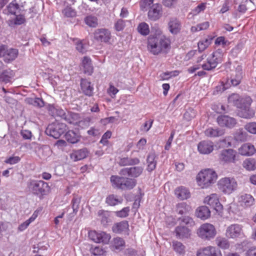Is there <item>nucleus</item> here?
<instances>
[{
    "label": "nucleus",
    "instance_id": "obj_26",
    "mask_svg": "<svg viewBox=\"0 0 256 256\" xmlns=\"http://www.w3.org/2000/svg\"><path fill=\"white\" fill-rule=\"evenodd\" d=\"M224 134V130L218 128L210 127L204 131L206 136L209 138H216L222 136Z\"/></svg>",
    "mask_w": 256,
    "mask_h": 256
},
{
    "label": "nucleus",
    "instance_id": "obj_21",
    "mask_svg": "<svg viewBox=\"0 0 256 256\" xmlns=\"http://www.w3.org/2000/svg\"><path fill=\"white\" fill-rule=\"evenodd\" d=\"M162 6L160 4H153L148 11V18L154 20L158 19L162 14Z\"/></svg>",
    "mask_w": 256,
    "mask_h": 256
},
{
    "label": "nucleus",
    "instance_id": "obj_5",
    "mask_svg": "<svg viewBox=\"0 0 256 256\" xmlns=\"http://www.w3.org/2000/svg\"><path fill=\"white\" fill-rule=\"evenodd\" d=\"M238 184L233 178L224 177L220 178L218 182V190L224 194H230L236 190Z\"/></svg>",
    "mask_w": 256,
    "mask_h": 256
},
{
    "label": "nucleus",
    "instance_id": "obj_18",
    "mask_svg": "<svg viewBox=\"0 0 256 256\" xmlns=\"http://www.w3.org/2000/svg\"><path fill=\"white\" fill-rule=\"evenodd\" d=\"M222 62L221 60H217V57L212 54L208 58L206 62L202 64V67L204 70H210L216 68L218 64Z\"/></svg>",
    "mask_w": 256,
    "mask_h": 256
},
{
    "label": "nucleus",
    "instance_id": "obj_42",
    "mask_svg": "<svg viewBox=\"0 0 256 256\" xmlns=\"http://www.w3.org/2000/svg\"><path fill=\"white\" fill-rule=\"evenodd\" d=\"M6 9L9 14L15 15L20 9V6L16 0H14L8 4Z\"/></svg>",
    "mask_w": 256,
    "mask_h": 256
},
{
    "label": "nucleus",
    "instance_id": "obj_15",
    "mask_svg": "<svg viewBox=\"0 0 256 256\" xmlns=\"http://www.w3.org/2000/svg\"><path fill=\"white\" fill-rule=\"evenodd\" d=\"M197 256H222L220 251L216 248L208 246L200 249L196 254Z\"/></svg>",
    "mask_w": 256,
    "mask_h": 256
},
{
    "label": "nucleus",
    "instance_id": "obj_14",
    "mask_svg": "<svg viewBox=\"0 0 256 256\" xmlns=\"http://www.w3.org/2000/svg\"><path fill=\"white\" fill-rule=\"evenodd\" d=\"M216 120L220 126H226L230 128H234L236 124L235 118L226 115L218 116Z\"/></svg>",
    "mask_w": 256,
    "mask_h": 256
},
{
    "label": "nucleus",
    "instance_id": "obj_7",
    "mask_svg": "<svg viewBox=\"0 0 256 256\" xmlns=\"http://www.w3.org/2000/svg\"><path fill=\"white\" fill-rule=\"evenodd\" d=\"M252 102V98L248 96L241 98L240 100V104L241 106H238L241 110L239 112L240 116L244 118H250L254 115V112L250 108V106Z\"/></svg>",
    "mask_w": 256,
    "mask_h": 256
},
{
    "label": "nucleus",
    "instance_id": "obj_61",
    "mask_svg": "<svg viewBox=\"0 0 256 256\" xmlns=\"http://www.w3.org/2000/svg\"><path fill=\"white\" fill-rule=\"evenodd\" d=\"M154 0H141L140 4L142 10H144L153 4Z\"/></svg>",
    "mask_w": 256,
    "mask_h": 256
},
{
    "label": "nucleus",
    "instance_id": "obj_39",
    "mask_svg": "<svg viewBox=\"0 0 256 256\" xmlns=\"http://www.w3.org/2000/svg\"><path fill=\"white\" fill-rule=\"evenodd\" d=\"M140 160L138 158H132L128 157H124L120 158L119 164L120 166H132L138 164Z\"/></svg>",
    "mask_w": 256,
    "mask_h": 256
},
{
    "label": "nucleus",
    "instance_id": "obj_43",
    "mask_svg": "<svg viewBox=\"0 0 256 256\" xmlns=\"http://www.w3.org/2000/svg\"><path fill=\"white\" fill-rule=\"evenodd\" d=\"M241 98L237 94H232L228 98V102L229 104H230L234 106H241L240 104V100Z\"/></svg>",
    "mask_w": 256,
    "mask_h": 256
},
{
    "label": "nucleus",
    "instance_id": "obj_24",
    "mask_svg": "<svg viewBox=\"0 0 256 256\" xmlns=\"http://www.w3.org/2000/svg\"><path fill=\"white\" fill-rule=\"evenodd\" d=\"M174 194L180 200H186L190 196L189 190L184 186L177 188L175 190Z\"/></svg>",
    "mask_w": 256,
    "mask_h": 256
},
{
    "label": "nucleus",
    "instance_id": "obj_59",
    "mask_svg": "<svg viewBox=\"0 0 256 256\" xmlns=\"http://www.w3.org/2000/svg\"><path fill=\"white\" fill-rule=\"evenodd\" d=\"M118 91V90L114 87L112 84H110V86L107 90L108 94L112 98H114Z\"/></svg>",
    "mask_w": 256,
    "mask_h": 256
},
{
    "label": "nucleus",
    "instance_id": "obj_35",
    "mask_svg": "<svg viewBox=\"0 0 256 256\" xmlns=\"http://www.w3.org/2000/svg\"><path fill=\"white\" fill-rule=\"evenodd\" d=\"M80 197L78 196H74L72 199L71 204L72 206L73 212L72 213H70V218H72L76 214L79 209V206L80 202Z\"/></svg>",
    "mask_w": 256,
    "mask_h": 256
},
{
    "label": "nucleus",
    "instance_id": "obj_46",
    "mask_svg": "<svg viewBox=\"0 0 256 256\" xmlns=\"http://www.w3.org/2000/svg\"><path fill=\"white\" fill-rule=\"evenodd\" d=\"M98 216L100 217L102 224L106 226L110 222L109 213L107 211L100 210L98 212Z\"/></svg>",
    "mask_w": 256,
    "mask_h": 256
},
{
    "label": "nucleus",
    "instance_id": "obj_25",
    "mask_svg": "<svg viewBox=\"0 0 256 256\" xmlns=\"http://www.w3.org/2000/svg\"><path fill=\"white\" fill-rule=\"evenodd\" d=\"M254 200L252 196L249 194H244L240 196L238 202L240 205L244 208L249 207L253 205Z\"/></svg>",
    "mask_w": 256,
    "mask_h": 256
},
{
    "label": "nucleus",
    "instance_id": "obj_4",
    "mask_svg": "<svg viewBox=\"0 0 256 256\" xmlns=\"http://www.w3.org/2000/svg\"><path fill=\"white\" fill-rule=\"evenodd\" d=\"M28 186L30 191L40 198L47 194L49 188L48 183L37 180H30L28 183Z\"/></svg>",
    "mask_w": 256,
    "mask_h": 256
},
{
    "label": "nucleus",
    "instance_id": "obj_50",
    "mask_svg": "<svg viewBox=\"0 0 256 256\" xmlns=\"http://www.w3.org/2000/svg\"><path fill=\"white\" fill-rule=\"evenodd\" d=\"M172 247L176 252L179 254H184L185 246L182 242L174 241L172 242Z\"/></svg>",
    "mask_w": 256,
    "mask_h": 256
},
{
    "label": "nucleus",
    "instance_id": "obj_6",
    "mask_svg": "<svg viewBox=\"0 0 256 256\" xmlns=\"http://www.w3.org/2000/svg\"><path fill=\"white\" fill-rule=\"evenodd\" d=\"M197 234L202 240H210L214 238L216 231L214 225L209 223H204L198 228Z\"/></svg>",
    "mask_w": 256,
    "mask_h": 256
},
{
    "label": "nucleus",
    "instance_id": "obj_20",
    "mask_svg": "<svg viewBox=\"0 0 256 256\" xmlns=\"http://www.w3.org/2000/svg\"><path fill=\"white\" fill-rule=\"evenodd\" d=\"M128 222L126 220L116 223L112 227V232L116 234H128Z\"/></svg>",
    "mask_w": 256,
    "mask_h": 256
},
{
    "label": "nucleus",
    "instance_id": "obj_32",
    "mask_svg": "<svg viewBox=\"0 0 256 256\" xmlns=\"http://www.w3.org/2000/svg\"><path fill=\"white\" fill-rule=\"evenodd\" d=\"M168 28L170 32H179L182 28L180 22L176 18H172L168 23Z\"/></svg>",
    "mask_w": 256,
    "mask_h": 256
},
{
    "label": "nucleus",
    "instance_id": "obj_1",
    "mask_svg": "<svg viewBox=\"0 0 256 256\" xmlns=\"http://www.w3.org/2000/svg\"><path fill=\"white\" fill-rule=\"evenodd\" d=\"M170 39L162 33H154L148 38V50L154 55L167 53L170 48Z\"/></svg>",
    "mask_w": 256,
    "mask_h": 256
},
{
    "label": "nucleus",
    "instance_id": "obj_63",
    "mask_svg": "<svg viewBox=\"0 0 256 256\" xmlns=\"http://www.w3.org/2000/svg\"><path fill=\"white\" fill-rule=\"evenodd\" d=\"M137 30L138 32H150L149 26L144 22L140 23L138 26Z\"/></svg>",
    "mask_w": 256,
    "mask_h": 256
},
{
    "label": "nucleus",
    "instance_id": "obj_29",
    "mask_svg": "<svg viewBox=\"0 0 256 256\" xmlns=\"http://www.w3.org/2000/svg\"><path fill=\"white\" fill-rule=\"evenodd\" d=\"M176 211L179 214H186L190 213L192 211V208L186 202H181L176 204Z\"/></svg>",
    "mask_w": 256,
    "mask_h": 256
},
{
    "label": "nucleus",
    "instance_id": "obj_48",
    "mask_svg": "<svg viewBox=\"0 0 256 256\" xmlns=\"http://www.w3.org/2000/svg\"><path fill=\"white\" fill-rule=\"evenodd\" d=\"M216 241L217 245L222 248L227 249L230 246L229 242L225 238L218 237L216 238Z\"/></svg>",
    "mask_w": 256,
    "mask_h": 256
},
{
    "label": "nucleus",
    "instance_id": "obj_45",
    "mask_svg": "<svg viewBox=\"0 0 256 256\" xmlns=\"http://www.w3.org/2000/svg\"><path fill=\"white\" fill-rule=\"evenodd\" d=\"M212 38H206L200 41L198 44V51L202 52L204 51L212 42Z\"/></svg>",
    "mask_w": 256,
    "mask_h": 256
},
{
    "label": "nucleus",
    "instance_id": "obj_55",
    "mask_svg": "<svg viewBox=\"0 0 256 256\" xmlns=\"http://www.w3.org/2000/svg\"><path fill=\"white\" fill-rule=\"evenodd\" d=\"M244 128L250 133L256 134V122H251L244 126Z\"/></svg>",
    "mask_w": 256,
    "mask_h": 256
},
{
    "label": "nucleus",
    "instance_id": "obj_52",
    "mask_svg": "<svg viewBox=\"0 0 256 256\" xmlns=\"http://www.w3.org/2000/svg\"><path fill=\"white\" fill-rule=\"evenodd\" d=\"M230 44L229 41L224 36L218 37L215 40L216 45L217 46H222V48L228 46Z\"/></svg>",
    "mask_w": 256,
    "mask_h": 256
},
{
    "label": "nucleus",
    "instance_id": "obj_19",
    "mask_svg": "<svg viewBox=\"0 0 256 256\" xmlns=\"http://www.w3.org/2000/svg\"><path fill=\"white\" fill-rule=\"evenodd\" d=\"M175 233L176 238H188L190 236L191 230L184 226H178L175 228Z\"/></svg>",
    "mask_w": 256,
    "mask_h": 256
},
{
    "label": "nucleus",
    "instance_id": "obj_64",
    "mask_svg": "<svg viewBox=\"0 0 256 256\" xmlns=\"http://www.w3.org/2000/svg\"><path fill=\"white\" fill-rule=\"evenodd\" d=\"M125 26L124 20L120 19L117 20L114 24L115 30L117 31H122L124 30Z\"/></svg>",
    "mask_w": 256,
    "mask_h": 256
},
{
    "label": "nucleus",
    "instance_id": "obj_17",
    "mask_svg": "<svg viewBox=\"0 0 256 256\" xmlns=\"http://www.w3.org/2000/svg\"><path fill=\"white\" fill-rule=\"evenodd\" d=\"M88 154L86 148L74 150L70 154V158L74 162H77L85 158Z\"/></svg>",
    "mask_w": 256,
    "mask_h": 256
},
{
    "label": "nucleus",
    "instance_id": "obj_10",
    "mask_svg": "<svg viewBox=\"0 0 256 256\" xmlns=\"http://www.w3.org/2000/svg\"><path fill=\"white\" fill-rule=\"evenodd\" d=\"M90 238L96 243L108 244L111 236L110 234L102 231L91 230L88 232Z\"/></svg>",
    "mask_w": 256,
    "mask_h": 256
},
{
    "label": "nucleus",
    "instance_id": "obj_11",
    "mask_svg": "<svg viewBox=\"0 0 256 256\" xmlns=\"http://www.w3.org/2000/svg\"><path fill=\"white\" fill-rule=\"evenodd\" d=\"M204 202L212 208L214 210L219 212L222 208V206L220 202L219 196L216 194H212L204 198Z\"/></svg>",
    "mask_w": 256,
    "mask_h": 256
},
{
    "label": "nucleus",
    "instance_id": "obj_51",
    "mask_svg": "<svg viewBox=\"0 0 256 256\" xmlns=\"http://www.w3.org/2000/svg\"><path fill=\"white\" fill-rule=\"evenodd\" d=\"M94 38L98 41L108 42L110 38V33H94Z\"/></svg>",
    "mask_w": 256,
    "mask_h": 256
},
{
    "label": "nucleus",
    "instance_id": "obj_9",
    "mask_svg": "<svg viewBox=\"0 0 256 256\" xmlns=\"http://www.w3.org/2000/svg\"><path fill=\"white\" fill-rule=\"evenodd\" d=\"M66 125L63 123L52 124L48 126L46 132L48 135L58 138L66 130Z\"/></svg>",
    "mask_w": 256,
    "mask_h": 256
},
{
    "label": "nucleus",
    "instance_id": "obj_47",
    "mask_svg": "<svg viewBox=\"0 0 256 256\" xmlns=\"http://www.w3.org/2000/svg\"><path fill=\"white\" fill-rule=\"evenodd\" d=\"M62 14L66 18H74L76 16V10L69 6H67L62 10Z\"/></svg>",
    "mask_w": 256,
    "mask_h": 256
},
{
    "label": "nucleus",
    "instance_id": "obj_54",
    "mask_svg": "<svg viewBox=\"0 0 256 256\" xmlns=\"http://www.w3.org/2000/svg\"><path fill=\"white\" fill-rule=\"evenodd\" d=\"M210 26V24L208 22H205L199 24H198L196 26H192V31H201L206 30Z\"/></svg>",
    "mask_w": 256,
    "mask_h": 256
},
{
    "label": "nucleus",
    "instance_id": "obj_58",
    "mask_svg": "<svg viewBox=\"0 0 256 256\" xmlns=\"http://www.w3.org/2000/svg\"><path fill=\"white\" fill-rule=\"evenodd\" d=\"M111 136V132L108 130L102 135L100 142L103 145H107L108 142V140L110 138Z\"/></svg>",
    "mask_w": 256,
    "mask_h": 256
},
{
    "label": "nucleus",
    "instance_id": "obj_33",
    "mask_svg": "<svg viewBox=\"0 0 256 256\" xmlns=\"http://www.w3.org/2000/svg\"><path fill=\"white\" fill-rule=\"evenodd\" d=\"M82 64L86 74L90 75L92 73L93 67L91 59L90 57L87 56H84L82 60Z\"/></svg>",
    "mask_w": 256,
    "mask_h": 256
},
{
    "label": "nucleus",
    "instance_id": "obj_57",
    "mask_svg": "<svg viewBox=\"0 0 256 256\" xmlns=\"http://www.w3.org/2000/svg\"><path fill=\"white\" fill-rule=\"evenodd\" d=\"M130 212V208L129 207H125L123 208L122 210L117 211L116 212V214L117 216L120 218H126L128 215V212Z\"/></svg>",
    "mask_w": 256,
    "mask_h": 256
},
{
    "label": "nucleus",
    "instance_id": "obj_27",
    "mask_svg": "<svg viewBox=\"0 0 256 256\" xmlns=\"http://www.w3.org/2000/svg\"><path fill=\"white\" fill-rule=\"evenodd\" d=\"M80 86L82 92L88 96H92L93 94L94 87L90 82L86 79H82Z\"/></svg>",
    "mask_w": 256,
    "mask_h": 256
},
{
    "label": "nucleus",
    "instance_id": "obj_40",
    "mask_svg": "<svg viewBox=\"0 0 256 256\" xmlns=\"http://www.w3.org/2000/svg\"><path fill=\"white\" fill-rule=\"evenodd\" d=\"M75 44L76 46V49L82 54L85 53L87 50V45L84 40H80L78 38L74 39Z\"/></svg>",
    "mask_w": 256,
    "mask_h": 256
},
{
    "label": "nucleus",
    "instance_id": "obj_13",
    "mask_svg": "<svg viewBox=\"0 0 256 256\" xmlns=\"http://www.w3.org/2000/svg\"><path fill=\"white\" fill-rule=\"evenodd\" d=\"M236 152L232 149L222 150L220 155V159L224 162H234Z\"/></svg>",
    "mask_w": 256,
    "mask_h": 256
},
{
    "label": "nucleus",
    "instance_id": "obj_41",
    "mask_svg": "<svg viewBox=\"0 0 256 256\" xmlns=\"http://www.w3.org/2000/svg\"><path fill=\"white\" fill-rule=\"evenodd\" d=\"M242 166L248 170H254L256 168V161L254 158H248L244 161Z\"/></svg>",
    "mask_w": 256,
    "mask_h": 256
},
{
    "label": "nucleus",
    "instance_id": "obj_16",
    "mask_svg": "<svg viewBox=\"0 0 256 256\" xmlns=\"http://www.w3.org/2000/svg\"><path fill=\"white\" fill-rule=\"evenodd\" d=\"M214 149V143L210 140H202L198 144V152L202 154H208Z\"/></svg>",
    "mask_w": 256,
    "mask_h": 256
},
{
    "label": "nucleus",
    "instance_id": "obj_31",
    "mask_svg": "<svg viewBox=\"0 0 256 256\" xmlns=\"http://www.w3.org/2000/svg\"><path fill=\"white\" fill-rule=\"evenodd\" d=\"M210 210L206 206H201L198 207L196 211V216L198 218L204 220L210 216Z\"/></svg>",
    "mask_w": 256,
    "mask_h": 256
},
{
    "label": "nucleus",
    "instance_id": "obj_44",
    "mask_svg": "<svg viewBox=\"0 0 256 256\" xmlns=\"http://www.w3.org/2000/svg\"><path fill=\"white\" fill-rule=\"evenodd\" d=\"M247 136V133L243 129L240 128L236 132L234 138L237 141L242 142L246 140Z\"/></svg>",
    "mask_w": 256,
    "mask_h": 256
},
{
    "label": "nucleus",
    "instance_id": "obj_28",
    "mask_svg": "<svg viewBox=\"0 0 256 256\" xmlns=\"http://www.w3.org/2000/svg\"><path fill=\"white\" fill-rule=\"evenodd\" d=\"M242 68L240 66H238L234 71V74H232L230 82L233 86L238 85L242 78Z\"/></svg>",
    "mask_w": 256,
    "mask_h": 256
},
{
    "label": "nucleus",
    "instance_id": "obj_62",
    "mask_svg": "<svg viewBox=\"0 0 256 256\" xmlns=\"http://www.w3.org/2000/svg\"><path fill=\"white\" fill-rule=\"evenodd\" d=\"M20 160V158L18 156H10L6 158L4 162L6 164H14L18 163Z\"/></svg>",
    "mask_w": 256,
    "mask_h": 256
},
{
    "label": "nucleus",
    "instance_id": "obj_34",
    "mask_svg": "<svg viewBox=\"0 0 256 256\" xmlns=\"http://www.w3.org/2000/svg\"><path fill=\"white\" fill-rule=\"evenodd\" d=\"M122 198L117 195L110 194L106 198V202L108 204L111 206H114L122 203Z\"/></svg>",
    "mask_w": 256,
    "mask_h": 256
},
{
    "label": "nucleus",
    "instance_id": "obj_36",
    "mask_svg": "<svg viewBox=\"0 0 256 256\" xmlns=\"http://www.w3.org/2000/svg\"><path fill=\"white\" fill-rule=\"evenodd\" d=\"M156 156L154 153L150 154L147 157L148 168V172H152L156 168Z\"/></svg>",
    "mask_w": 256,
    "mask_h": 256
},
{
    "label": "nucleus",
    "instance_id": "obj_53",
    "mask_svg": "<svg viewBox=\"0 0 256 256\" xmlns=\"http://www.w3.org/2000/svg\"><path fill=\"white\" fill-rule=\"evenodd\" d=\"M114 246L116 249H122L124 246V240L121 238L117 237L113 240Z\"/></svg>",
    "mask_w": 256,
    "mask_h": 256
},
{
    "label": "nucleus",
    "instance_id": "obj_3",
    "mask_svg": "<svg viewBox=\"0 0 256 256\" xmlns=\"http://www.w3.org/2000/svg\"><path fill=\"white\" fill-rule=\"evenodd\" d=\"M112 186L123 190H130L136 184V180L126 177L112 176L110 178Z\"/></svg>",
    "mask_w": 256,
    "mask_h": 256
},
{
    "label": "nucleus",
    "instance_id": "obj_23",
    "mask_svg": "<svg viewBox=\"0 0 256 256\" xmlns=\"http://www.w3.org/2000/svg\"><path fill=\"white\" fill-rule=\"evenodd\" d=\"M18 51L16 48H6L3 56L4 60L6 62H10L14 60L18 56Z\"/></svg>",
    "mask_w": 256,
    "mask_h": 256
},
{
    "label": "nucleus",
    "instance_id": "obj_49",
    "mask_svg": "<svg viewBox=\"0 0 256 256\" xmlns=\"http://www.w3.org/2000/svg\"><path fill=\"white\" fill-rule=\"evenodd\" d=\"M181 223L187 226V228H192L195 225V222L194 220L189 216H184L179 218Z\"/></svg>",
    "mask_w": 256,
    "mask_h": 256
},
{
    "label": "nucleus",
    "instance_id": "obj_60",
    "mask_svg": "<svg viewBox=\"0 0 256 256\" xmlns=\"http://www.w3.org/2000/svg\"><path fill=\"white\" fill-rule=\"evenodd\" d=\"M196 115V112L195 110L192 108H190L184 113V117L187 120H190L192 118H194V117H195Z\"/></svg>",
    "mask_w": 256,
    "mask_h": 256
},
{
    "label": "nucleus",
    "instance_id": "obj_12",
    "mask_svg": "<svg viewBox=\"0 0 256 256\" xmlns=\"http://www.w3.org/2000/svg\"><path fill=\"white\" fill-rule=\"evenodd\" d=\"M143 170V168L140 166L125 168L120 170L119 173L122 176H127L132 178H138L142 174Z\"/></svg>",
    "mask_w": 256,
    "mask_h": 256
},
{
    "label": "nucleus",
    "instance_id": "obj_8",
    "mask_svg": "<svg viewBox=\"0 0 256 256\" xmlns=\"http://www.w3.org/2000/svg\"><path fill=\"white\" fill-rule=\"evenodd\" d=\"M225 236L229 239L237 240L242 238L244 236L242 226L238 224H231L226 227Z\"/></svg>",
    "mask_w": 256,
    "mask_h": 256
},
{
    "label": "nucleus",
    "instance_id": "obj_38",
    "mask_svg": "<svg viewBox=\"0 0 256 256\" xmlns=\"http://www.w3.org/2000/svg\"><path fill=\"white\" fill-rule=\"evenodd\" d=\"M85 24L91 28H96L98 24V20L96 16L93 15H88L84 19Z\"/></svg>",
    "mask_w": 256,
    "mask_h": 256
},
{
    "label": "nucleus",
    "instance_id": "obj_2",
    "mask_svg": "<svg viewBox=\"0 0 256 256\" xmlns=\"http://www.w3.org/2000/svg\"><path fill=\"white\" fill-rule=\"evenodd\" d=\"M216 172L212 169L201 170L196 176L198 184L202 188L209 187L216 182Z\"/></svg>",
    "mask_w": 256,
    "mask_h": 256
},
{
    "label": "nucleus",
    "instance_id": "obj_56",
    "mask_svg": "<svg viewBox=\"0 0 256 256\" xmlns=\"http://www.w3.org/2000/svg\"><path fill=\"white\" fill-rule=\"evenodd\" d=\"M206 4L205 2L199 4L196 7L192 10L194 15L198 14L201 12H203L206 8Z\"/></svg>",
    "mask_w": 256,
    "mask_h": 256
},
{
    "label": "nucleus",
    "instance_id": "obj_37",
    "mask_svg": "<svg viewBox=\"0 0 256 256\" xmlns=\"http://www.w3.org/2000/svg\"><path fill=\"white\" fill-rule=\"evenodd\" d=\"M80 119L78 114L67 112V116L64 120L69 124H76L80 122Z\"/></svg>",
    "mask_w": 256,
    "mask_h": 256
},
{
    "label": "nucleus",
    "instance_id": "obj_22",
    "mask_svg": "<svg viewBox=\"0 0 256 256\" xmlns=\"http://www.w3.org/2000/svg\"><path fill=\"white\" fill-rule=\"evenodd\" d=\"M238 150L240 154L246 156H252L256 152L254 146L250 143H246L242 144Z\"/></svg>",
    "mask_w": 256,
    "mask_h": 256
},
{
    "label": "nucleus",
    "instance_id": "obj_30",
    "mask_svg": "<svg viewBox=\"0 0 256 256\" xmlns=\"http://www.w3.org/2000/svg\"><path fill=\"white\" fill-rule=\"evenodd\" d=\"M65 138L68 142L72 144H76L80 140V135L78 130H70L66 132Z\"/></svg>",
    "mask_w": 256,
    "mask_h": 256
}]
</instances>
